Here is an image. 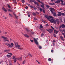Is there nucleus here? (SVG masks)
<instances>
[{"instance_id":"nucleus-1","label":"nucleus","mask_w":65,"mask_h":65,"mask_svg":"<svg viewBox=\"0 0 65 65\" xmlns=\"http://www.w3.org/2000/svg\"><path fill=\"white\" fill-rule=\"evenodd\" d=\"M50 21L51 23H53V24H56V20L54 18H52Z\"/></svg>"},{"instance_id":"nucleus-2","label":"nucleus","mask_w":65,"mask_h":65,"mask_svg":"<svg viewBox=\"0 0 65 65\" xmlns=\"http://www.w3.org/2000/svg\"><path fill=\"white\" fill-rule=\"evenodd\" d=\"M38 39V38H37L36 39H35V38L34 39V40L36 43V44L37 45H38V42H37V40Z\"/></svg>"},{"instance_id":"nucleus-3","label":"nucleus","mask_w":65,"mask_h":65,"mask_svg":"<svg viewBox=\"0 0 65 65\" xmlns=\"http://www.w3.org/2000/svg\"><path fill=\"white\" fill-rule=\"evenodd\" d=\"M49 9L52 13H53V11H54V9L53 8H50Z\"/></svg>"},{"instance_id":"nucleus-4","label":"nucleus","mask_w":65,"mask_h":65,"mask_svg":"<svg viewBox=\"0 0 65 65\" xmlns=\"http://www.w3.org/2000/svg\"><path fill=\"white\" fill-rule=\"evenodd\" d=\"M6 44L8 46V47H12V46L10 44H9L8 43H6Z\"/></svg>"},{"instance_id":"nucleus-5","label":"nucleus","mask_w":65,"mask_h":65,"mask_svg":"<svg viewBox=\"0 0 65 65\" xmlns=\"http://www.w3.org/2000/svg\"><path fill=\"white\" fill-rule=\"evenodd\" d=\"M46 30L48 31L49 33H52L53 32V30L52 29H46Z\"/></svg>"},{"instance_id":"nucleus-6","label":"nucleus","mask_w":65,"mask_h":65,"mask_svg":"<svg viewBox=\"0 0 65 65\" xmlns=\"http://www.w3.org/2000/svg\"><path fill=\"white\" fill-rule=\"evenodd\" d=\"M14 44H15V46L16 47H21V46L20 45H19L18 44V43H17V45H16V44H15V43L14 42Z\"/></svg>"},{"instance_id":"nucleus-7","label":"nucleus","mask_w":65,"mask_h":65,"mask_svg":"<svg viewBox=\"0 0 65 65\" xmlns=\"http://www.w3.org/2000/svg\"><path fill=\"white\" fill-rule=\"evenodd\" d=\"M61 13L60 12H58V13L57 14V15L58 17H60V16H61Z\"/></svg>"},{"instance_id":"nucleus-8","label":"nucleus","mask_w":65,"mask_h":65,"mask_svg":"<svg viewBox=\"0 0 65 65\" xmlns=\"http://www.w3.org/2000/svg\"><path fill=\"white\" fill-rule=\"evenodd\" d=\"M45 18H46L48 20H50V17L49 16H48L47 15H45Z\"/></svg>"},{"instance_id":"nucleus-9","label":"nucleus","mask_w":65,"mask_h":65,"mask_svg":"<svg viewBox=\"0 0 65 65\" xmlns=\"http://www.w3.org/2000/svg\"><path fill=\"white\" fill-rule=\"evenodd\" d=\"M2 9L3 10H4V11L5 12H6V11H7V10H6V9H5V8L3 7H2Z\"/></svg>"},{"instance_id":"nucleus-10","label":"nucleus","mask_w":65,"mask_h":65,"mask_svg":"<svg viewBox=\"0 0 65 65\" xmlns=\"http://www.w3.org/2000/svg\"><path fill=\"white\" fill-rule=\"evenodd\" d=\"M17 60H19V61H21L22 60V57H20V58H17Z\"/></svg>"},{"instance_id":"nucleus-11","label":"nucleus","mask_w":65,"mask_h":65,"mask_svg":"<svg viewBox=\"0 0 65 65\" xmlns=\"http://www.w3.org/2000/svg\"><path fill=\"white\" fill-rule=\"evenodd\" d=\"M53 14L54 17H57V15H56V13L55 12L53 13Z\"/></svg>"},{"instance_id":"nucleus-12","label":"nucleus","mask_w":65,"mask_h":65,"mask_svg":"<svg viewBox=\"0 0 65 65\" xmlns=\"http://www.w3.org/2000/svg\"><path fill=\"white\" fill-rule=\"evenodd\" d=\"M49 4L51 5H54L55 4V3H50Z\"/></svg>"},{"instance_id":"nucleus-13","label":"nucleus","mask_w":65,"mask_h":65,"mask_svg":"<svg viewBox=\"0 0 65 65\" xmlns=\"http://www.w3.org/2000/svg\"><path fill=\"white\" fill-rule=\"evenodd\" d=\"M56 21L57 23L58 24H59V19H57L56 20Z\"/></svg>"},{"instance_id":"nucleus-14","label":"nucleus","mask_w":65,"mask_h":65,"mask_svg":"<svg viewBox=\"0 0 65 65\" xmlns=\"http://www.w3.org/2000/svg\"><path fill=\"white\" fill-rule=\"evenodd\" d=\"M60 37L61 40H63V41H64V39L63 38V37H62V36H60Z\"/></svg>"},{"instance_id":"nucleus-15","label":"nucleus","mask_w":65,"mask_h":65,"mask_svg":"<svg viewBox=\"0 0 65 65\" xmlns=\"http://www.w3.org/2000/svg\"><path fill=\"white\" fill-rule=\"evenodd\" d=\"M60 2V1L59 0H58L57 1L55 2V3H59Z\"/></svg>"},{"instance_id":"nucleus-16","label":"nucleus","mask_w":65,"mask_h":65,"mask_svg":"<svg viewBox=\"0 0 65 65\" xmlns=\"http://www.w3.org/2000/svg\"><path fill=\"white\" fill-rule=\"evenodd\" d=\"M10 51V50H4V51L5 52H8V51Z\"/></svg>"},{"instance_id":"nucleus-17","label":"nucleus","mask_w":65,"mask_h":65,"mask_svg":"<svg viewBox=\"0 0 65 65\" xmlns=\"http://www.w3.org/2000/svg\"><path fill=\"white\" fill-rule=\"evenodd\" d=\"M2 38H3V39H5V40L7 39V38L5 37L2 36Z\"/></svg>"},{"instance_id":"nucleus-18","label":"nucleus","mask_w":65,"mask_h":65,"mask_svg":"<svg viewBox=\"0 0 65 65\" xmlns=\"http://www.w3.org/2000/svg\"><path fill=\"white\" fill-rule=\"evenodd\" d=\"M24 35L26 37H27V38L29 37V36H28V35L27 34Z\"/></svg>"},{"instance_id":"nucleus-19","label":"nucleus","mask_w":65,"mask_h":65,"mask_svg":"<svg viewBox=\"0 0 65 65\" xmlns=\"http://www.w3.org/2000/svg\"><path fill=\"white\" fill-rule=\"evenodd\" d=\"M61 15H62L63 16H64V17H65V14L64 13H61Z\"/></svg>"},{"instance_id":"nucleus-20","label":"nucleus","mask_w":65,"mask_h":65,"mask_svg":"<svg viewBox=\"0 0 65 65\" xmlns=\"http://www.w3.org/2000/svg\"><path fill=\"white\" fill-rule=\"evenodd\" d=\"M17 58H15V59H14V63H15L16 62V61H17Z\"/></svg>"},{"instance_id":"nucleus-21","label":"nucleus","mask_w":65,"mask_h":65,"mask_svg":"<svg viewBox=\"0 0 65 65\" xmlns=\"http://www.w3.org/2000/svg\"><path fill=\"white\" fill-rule=\"evenodd\" d=\"M38 45V47H39V48L40 49H41V48H42L41 46L39 45H38H38Z\"/></svg>"},{"instance_id":"nucleus-22","label":"nucleus","mask_w":65,"mask_h":65,"mask_svg":"<svg viewBox=\"0 0 65 65\" xmlns=\"http://www.w3.org/2000/svg\"><path fill=\"white\" fill-rule=\"evenodd\" d=\"M21 0L22 3H25V1H24V0Z\"/></svg>"},{"instance_id":"nucleus-23","label":"nucleus","mask_w":65,"mask_h":65,"mask_svg":"<svg viewBox=\"0 0 65 65\" xmlns=\"http://www.w3.org/2000/svg\"><path fill=\"white\" fill-rule=\"evenodd\" d=\"M18 49H19V50H22V49H23V48H21V47H18Z\"/></svg>"},{"instance_id":"nucleus-24","label":"nucleus","mask_w":65,"mask_h":65,"mask_svg":"<svg viewBox=\"0 0 65 65\" xmlns=\"http://www.w3.org/2000/svg\"><path fill=\"white\" fill-rule=\"evenodd\" d=\"M62 28L63 27H65V25L63 24H62Z\"/></svg>"},{"instance_id":"nucleus-25","label":"nucleus","mask_w":65,"mask_h":65,"mask_svg":"<svg viewBox=\"0 0 65 65\" xmlns=\"http://www.w3.org/2000/svg\"><path fill=\"white\" fill-rule=\"evenodd\" d=\"M25 63H26V60H24L23 62V64H25Z\"/></svg>"},{"instance_id":"nucleus-26","label":"nucleus","mask_w":65,"mask_h":65,"mask_svg":"<svg viewBox=\"0 0 65 65\" xmlns=\"http://www.w3.org/2000/svg\"><path fill=\"white\" fill-rule=\"evenodd\" d=\"M46 6L47 8H49L50 7V6H48V5H46Z\"/></svg>"},{"instance_id":"nucleus-27","label":"nucleus","mask_w":65,"mask_h":65,"mask_svg":"<svg viewBox=\"0 0 65 65\" xmlns=\"http://www.w3.org/2000/svg\"><path fill=\"white\" fill-rule=\"evenodd\" d=\"M49 18L50 19H53V18H53V17H52V16H49Z\"/></svg>"},{"instance_id":"nucleus-28","label":"nucleus","mask_w":65,"mask_h":65,"mask_svg":"<svg viewBox=\"0 0 65 65\" xmlns=\"http://www.w3.org/2000/svg\"><path fill=\"white\" fill-rule=\"evenodd\" d=\"M7 56L9 58L10 57H11V56L9 55H7Z\"/></svg>"},{"instance_id":"nucleus-29","label":"nucleus","mask_w":65,"mask_h":65,"mask_svg":"<svg viewBox=\"0 0 65 65\" xmlns=\"http://www.w3.org/2000/svg\"><path fill=\"white\" fill-rule=\"evenodd\" d=\"M41 7H42V8H44V5H41Z\"/></svg>"},{"instance_id":"nucleus-30","label":"nucleus","mask_w":65,"mask_h":65,"mask_svg":"<svg viewBox=\"0 0 65 65\" xmlns=\"http://www.w3.org/2000/svg\"><path fill=\"white\" fill-rule=\"evenodd\" d=\"M11 44L12 46H13V45H14V44H13V43H11Z\"/></svg>"},{"instance_id":"nucleus-31","label":"nucleus","mask_w":65,"mask_h":65,"mask_svg":"<svg viewBox=\"0 0 65 65\" xmlns=\"http://www.w3.org/2000/svg\"><path fill=\"white\" fill-rule=\"evenodd\" d=\"M51 60H52V59L51 58H49L48 59V60L50 61H50H51Z\"/></svg>"},{"instance_id":"nucleus-32","label":"nucleus","mask_w":65,"mask_h":65,"mask_svg":"<svg viewBox=\"0 0 65 65\" xmlns=\"http://www.w3.org/2000/svg\"><path fill=\"white\" fill-rule=\"evenodd\" d=\"M32 14H33L34 15H36V14L34 13H32Z\"/></svg>"},{"instance_id":"nucleus-33","label":"nucleus","mask_w":65,"mask_h":65,"mask_svg":"<svg viewBox=\"0 0 65 65\" xmlns=\"http://www.w3.org/2000/svg\"><path fill=\"white\" fill-rule=\"evenodd\" d=\"M12 1L14 2V3H15L16 0H12Z\"/></svg>"},{"instance_id":"nucleus-34","label":"nucleus","mask_w":65,"mask_h":65,"mask_svg":"<svg viewBox=\"0 0 65 65\" xmlns=\"http://www.w3.org/2000/svg\"><path fill=\"white\" fill-rule=\"evenodd\" d=\"M8 53L10 55H11V56H12V53Z\"/></svg>"},{"instance_id":"nucleus-35","label":"nucleus","mask_w":65,"mask_h":65,"mask_svg":"<svg viewBox=\"0 0 65 65\" xmlns=\"http://www.w3.org/2000/svg\"><path fill=\"white\" fill-rule=\"evenodd\" d=\"M51 27L52 28V29H53V30H54V28L52 26H51Z\"/></svg>"},{"instance_id":"nucleus-36","label":"nucleus","mask_w":65,"mask_h":65,"mask_svg":"<svg viewBox=\"0 0 65 65\" xmlns=\"http://www.w3.org/2000/svg\"><path fill=\"white\" fill-rule=\"evenodd\" d=\"M5 41H8V42H9V40H7V39H6L5 40Z\"/></svg>"},{"instance_id":"nucleus-37","label":"nucleus","mask_w":65,"mask_h":65,"mask_svg":"<svg viewBox=\"0 0 65 65\" xmlns=\"http://www.w3.org/2000/svg\"><path fill=\"white\" fill-rule=\"evenodd\" d=\"M53 42H56V40H53Z\"/></svg>"},{"instance_id":"nucleus-38","label":"nucleus","mask_w":65,"mask_h":65,"mask_svg":"<svg viewBox=\"0 0 65 65\" xmlns=\"http://www.w3.org/2000/svg\"><path fill=\"white\" fill-rule=\"evenodd\" d=\"M8 7L9 8H11V7H10V6H9V5H8Z\"/></svg>"},{"instance_id":"nucleus-39","label":"nucleus","mask_w":65,"mask_h":65,"mask_svg":"<svg viewBox=\"0 0 65 65\" xmlns=\"http://www.w3.org/2000/svg\"><path fill=\"white\" fill-rule=\"evenodd\" d=\"M15 56H13V59H14V58H15Z\"/></svg>"},{"instance_id":"nucleus-40","label":"nucleus","mask_w":65,"mask_h":65,"mask_svg":"<svg viewBox=\"0 0 65 65\" xmlns=\"http://www.w3.org/2000/svg\"><path fill=\"white\" fill-rule=\"evenodd\" d=\"M36 61L37 62H38V64H40V62H38V61H37V60H36Z\"/></svg>"},{"instance_id":"nucleus-41","label":"nucleus","mask_w":65,"mask_h":65,"mask_svg":"<svg viewBox=\"0 0 65 65\" xmlns=\"http://www.w3.org/2000/svg\"><path fill=\"white\" fill-rule=\"evenodd\" d=\"M43 35H43V34H42L41 35V36L42 37L43 36Z\"/></svg>"},{"instance_id":"nucleus-42","label":"nucleus","mask_w":65,"mask_h":65,"mask_svg":"<svg viewBox=\"0 0 65 65\" xmlns=\"http://www.w3.org/2000/svg\"><path fill=\"white\" fill-rule=\"evenodd\" d=\"M40 27L41 28H43V26L42 25H40Z\"/></svg>"},{"instance_id":"nucleus-43","label":"nucleus","mask_w":65,"mask_h":65,"mask_svg":"<svg viewBox=\"0 0 65 65\" xmlns=\"http://www.w3.org/2000/svg\"><path fill=\"white\" fill-rule=\"evenodd\" d=\"M40 11H41L42 10V9H41V8H40Z\"/></svg>"},{"instance_id":"nucleus-44","label":"nucleus","mask_w":65,"mask_h":65,"mask_svg":"<svg viewBox=\"0 0 65 65\" xmlns=\"http://www.w3.org/2000/svg\"><path fill=\"white\" fill-rule=\"evenodd\" d=\"M34 9H36L37 8H36V7H34Z\"/></svg>"},{"instance_id":"nucleus-45","label":"nucleus","mask_w":65,"mask_h":65,"mask_svg":"<svg viewBox=\"0 0 65 65\" xmlns=\"http://www.w3.org/2000/svg\"><path fill=\"white\" fill-rule=\"evenodd\" d=\"M58 32H59L58 31H57L56 32V34H57V33H58Z\"/></svg>"},{"instance_id":"nucleus-46","label":"nucleus","mask_w":65,"mask_h":65,"mask_svg":"<svg viewBox=\"0 0 65 65\" xmlns=\"http://www.w3.org/2000/svg\"><path fill=\"white\" fill-rule=\"evenodd\" d=\"M8 11H11H11H12V10H11L10 9H9L8 10Z\"/></svg>"},{"instance_id":"nucleus-47","label":"nucleus","mask_w":65,"mask_h":65,"mask_svg":"<svg viewBox=\"0 0 65 65\" xmlns=\"http://www.w3.org/2000/svg\"><path fill=\"white\" fill-rule=\"evenodd\" d=\"M30 41L31 42H33V40H30Z\"/></svg>"},{"instance_id":"nucleus-48","label":"nucleus","mask_w":65,"mask_h":65,"mask_svg":"<svg viewBox=\"0 0 65 65\" xmlns=\"http://www.w3.org/2000/svg\"><path fill=\"white\" fill-rule=\"evenodd\" d=\"M60 2L62 3H63V1L62 0H60Z\"/></svg>"},{"instance_id":"nucleus-49","label":"nucleus","mask_w":65,"mask_h":65,"mask_svg":"<svg viewBox=\"0 0 65 65\" xmlns=\"http://www.w3.org/2000/svg\"><path fill=\"white\" fill-rule=\"evenodd\" d=\"M30 7H31V8H33V6H30Z\"/></svg>"},{"instance_id":"nucleus-50","label":"nucleus","mask_w":65,"mask_h":65,"mask_svg":"<svg viewBox=\"0 0 65 65\" xmlns=\"http://www.w3.org/2000/svg\"><path fill=\"white\" fill-rule=\"evenodd\" d=\"M34 20H37V18L35 17L34 18Z\"/></svg>"},{"instance_id":"nucleus-51","label":"nucleus","mask_w":65,"mask_h":65,"mask_svg":"<svg viewBox=\"0 0 65 65\" xmlns=\"http://www.w3.org/2000/svg\"><path fill=\"white\" fill-rule=\"evenodd\" d=\"M26 4L27 5H28V6H30V4Z\"/></svg>"},{"instance_id":"nucleus-52","label":"nucleus","mask_w":65,"mask_h":65,"mask_svg":"<svg viewBox=\"0 0 65 65\" xmlns=\"http://www.w3.org/2000/svg\"><path fill=\"white\" fill-rule=\"evenodd\" d=\"M14 16L15 17H17V16L16 15H15V14L14 13Z\"/></svg>"},{"instance_id":"nucleus-53","label":"nucleus","mask_w":65,"mask_h":65,"mask_svg":"<svg viewBox=\"0 0 65 65\" xmlns=\"http://www.w3.org/2000/svg\"><path fill=\"white\" fill-rule=\"evenodd\" d=\"M43 12H44V13H45V11L44 10H43Z\"/></svg>"},{"instance_id":"nucleus-54","label":"nucleus","mask_w":65,"mask_h":65,"mask_svg":"<svg viewBox=\"0 0 65 65\" xmlns=\"http://www.w3.org/2000/svg\"><path fill=\"white\" fill-rule=\"evenodd\" d=\"M29 56L30 57H32V55L31 54H29Z\"/></svg>"},{"instance_id":"nucleus-55","label":"nucleus","mask_w":65,"mask_h":65,"mask_svg":"<svg viewBox=\"0 0 65 65\" xmlns=\"http://www.w3.org/2000/svg\"><path fill=\"white\" fill-rule=\"evenodd\" d=\"M51 53H53L54 52V50H52L51 51Z\"/></svg>"},{"instance_id":"nucleus-56","label":"nucleus","mask_w":65,"mask_h":65,"mask_svg":"<svg viewBox=\"0 0 65 65\" xmlns=\"http://www.w3.org/2000/svg\"><path fill=\"white\" fill-rule=\"evenodd\" d=\"M45 26L46 27H47V26H48V25L47 24H46V25Z\"/></svg>"},{"instance_id":"nucleus-57","label":"nucleus","mask_w":65,"mask_h":65,"mask_svg":"<svg viewBox=\"0 0 65 65\" xmlns=\"http://www.w3.org/2000/svg\"><path fill=\"white\" fill-rule=\"evenodd\" d=\"M34 3H35V4H37V2H34Z\"/></svg>"},{"instance_id":"nucleus-58","label":"nucleus","mask_w":65,"mask_h":65,"mask_svg":"<svg viewBox=\"0 0 65 65\" xmlns=\"http://www.w3.org/2000/svg\"><path fill=\"white\" fill-rule=\"evenodd\" d=\"M54 37H56L57 36L55 35H54Z\"/></svg>"},{"instance_id":"nucleus-59","label":"nucleus","mask_w":65,"mask_h":65,"mask_svg":"<svg viewBox=\"0 0 65 65\" xmlns=\"http://www.w3.org/2000/svg\"><path fill=\"white\" fill-rule=\"evenodd\" d=\"M9 15H10V16L11 17V14H10V13H9Z\"/></svg>"},{"instance_id":"nucleus-60","label":"nucleus","mask_w":65,"mask_h":65,"mask_svg":"<svg viewBox=\"0 0 65 65\" xmlns=\"http://www.w3.org/2000/svg\"><path fill=\"white\" fill-rule=\"evenodd\" d=\"M42 22H44V20H42Z\"/></svg>"},{"instance_id":"nucleus-61","label":"nucleus","mask_w":65,"mask_h":65,"mask_svg":"<svg viewBox=\"0 0 65 65\" xmlns=\"http://www.w3.org/2000/svg\"><path fill=\"white\" fill-rule=\"evenodd\" d=\"M28 17H30V14H28Z\"/></svg>"},{"instance_id":"nucleus-62","label":"nucleus","mask_w":65,"mask_h":65,"mask_svg":"<svg viewBox=\"0 0 65 65\" xmlns=\"http://www.w3.org/2000/svg\"><path fill=\"white\" fill-rule=\"evenodd\" d=\"M55 28H56V29H58V27H56Z\"/></svg>"},{"instance_id":"nucleus-63","label":"nucleus","mask_w":65,"mask_h":65,"mask_svg":"<svg viewBox=\"0 0 65 65\" xmlns=\"http://www.w3.org/2000/svg\"><path fill=\"white\" fill-rule=\"evenodd\" d=\"M65 34V33H62V35H64Z\"/></svg>"},{"instance_id":"nucleus-64","label":"nucleus","mask_w":65,"mask_h":65,"mask_svg":"<svg viewBox=\"0 0 65 65\" xmlns=\"http://www.w3.org/2000/svg\"><path fill=\"white\" fill-rule=\"evenodd\" d=\"M63 31L64 33H65V30H63Z\"/></svg>"}]
</instances>
